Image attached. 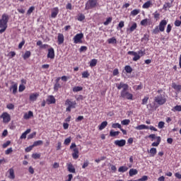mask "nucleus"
I'll return each mask as SVG.
<instances>
[{
    "instance_id": "1",
    "label": "nucleus",
    "mask_w": 181,
    "mask_h": 181,
    "mask_svg": "<svg viewBox=\"0 0 181 181\" xmlns=\"http://www.w3.org/2000/svg\"><path fill=\"white\" fill-rule=\"evenodd\" d=\"M116 87L117 90L122 89L120 92V97H122V98H126V100H132L134 95L128 92V89L129 88V86H128V84L120 82L119 83L116 84Z\"/></svg>"
},
{
    "instance_id": "2",
    "label": "nucleus",
    "mask_w": 181,
    "mask_h": 181,
    "mask_svg": "<svg viewBox=\"0 0 181 181\" xmlns=\"http://www.w3.org/2000/svg\"><path fill=\"white\" fill-rule=\"evenodd\" d=\"M8 22H9V16L4 13L0 19V34L2 35L8 28Z\"/></svg>"
},
{
    "instance_id": "3",
    "label": "nucleus",
    "mask_w": 181,
    "mask_h": 181,
    "mask_svg": "<svg viewBox=\"0 0 181 181\" xmlns=\"http://www.w3.org/2000/svg\"><path fill=\"white\" fill-rule=\"evenodd\" d=\"M127 54H131L132 56H134L132 59L133 62H138L142 56L145 54V51L139 50L138 52L134 51H129Z\"/></svg>"
},
{
    "instance_id": "4",
    "label": "nucleus",
    "mask_w": 181,
    "mask_h": 181,
    "mask_svg": "<svg viewBox=\"0 0 181 181\" xmlns=\"http://www.w3.org/2000/svg\"><path fill=\"white\" fill-rule=\"evenodd\" d=\"M97 5H98V2L97 1V0H88L86 3L85 9L86 11L93 9V8H95Z\"/></svg>"
},
{
    "instance_id": "5",
    "label": "nucleus",
    "mask_w": 181,
    "mask_h": 181,
    "mask_svg": "<svg viewBox=\"0 0 181 181\" xmlns=\"http://www.w3.org/2000/svg\"><path fill=\"white\" fill-rule=\"evenodd\" d=\"M83 37H84V34H83V33L76 34L73 38L74 43H75V45L83 43Z\"/></svg>"
},
{
    "instance_id": "6",
    "label": "nucleus",
    "mask_w": 181,
    "mask_h": 181,
    "mask_svg": "<svg viewBox=\"0 0 181 181\" xmlns=\"http://www.w3.org/2000/svg\"><path fill=\"white\" fill-rule=\"evenodd\" d=\"M154 101L158 104V105H163L166 103V99L162 95H158L154 98Z\"/></svg>"
},
{
    "instance_id": "7",
    "label": "nucleus",
    "mask_w": 181,
    "mask_h": 181,
    "mask_svg": "<svg viewBox=\"0 0 181 181\" xmlns=\"http://www.w3.org/2000/svg\"><path fill=\"white\" fill-rule=\"evenodd\" d=\"M0 118H2L4 124H8V122L11 121V115L6 112H4L0 116Z\"/></svg>"
},
{
    "instance_id": "8",
    "label": "nucleus",
    "mask_w": 181,
    "mask_h": 181,
    "mask_svg": "<svg viewBox=\"0 0 181 181\" xmlns=\"http://www.w3.org/2000/svg\"><path fill=\"white\" fill-rule=\"evenodd\" d=\"M168 25V21L166 20H162L160 23L159 25L158 26L160 32H165V28L166 27V25Z\"/></svg>"
},
{
    "instance_id": "9",
    "label": "nucleus",
    "mask_w": 181,
    "mask_h": 181,
    "mask_svg": "<svg viewBox=\"0 0 181 181\" xmlns=\"http://www.w3.org/2000/svg\"><path fill=\"white\" fill-rule=\"evenodd\" d=\"M59 7H54L51 10V18L52 19H56L57 15H59Z\"/></svg>"
},
{
    "instance_id": "10",
    "label": "nucleus",
    "mask_w": 181,
    "mask_h": 181,
    "mask_svg": "<svg viewBox=\"0 0 181 181\" xmlns=\"http://www.w3.org/2000/svg\"><path fill=\"white\" fill-rule=\"evenodd\" d=\"M114 144H115V145H116V146L122 148V146H125V145L127 144V141H125V139L115 140Z\"/></svg>"
},
{
    "instance_id": "11",
    "label": "nucleus",
    "mask_w": 181,
    "mask_h": 181,
    "mask_svg": "<svg viewBox=\"0 0 181 181\" xmlns=\"http://www.w3.org/2000/svg\"><path fill=\"white\" fill-rule=\"evenodd\" d=\"M47 104L49 105V104H56V98L53 95H48L46 100Z\"/></svg>"
},
{
    "instance_id": "12",
    "label": "nucleus",
    "mask_w": 181,
    "mask_h": 181,
    "mask_svg": "<svg viewBox=\"0 0 181 181\" xmlns=\"http://www.w3.org/2000/svg\"><path fill=\"white\" fill-rule=\"evenodd\" d=\"M76 101H71L69 99H67L65 102V105L71 107V108H76Z\"/></svg>"
},
{
    "instance_id": "13",
    "label": "nucleus",
    "mask_w": 181,
    "mask_h": 181,
    "mask_svg": "<svg viewBox=\"0 0 181 181\" xmlns=\"http://www.w3.org/2000/svg\"><path fill=\"white\" fill-rule=\"evenodd\" d=\"M136 28H138L136 23H132L131 27L127 29V33H132V32H134Z\"/></svg>"
},
{
    "instance_id": "14",
    "label": "nucleus",
    "mask_w": 181,
    "mask_h": 181,
    "mask_svg": "<svg viewBox=\"0 0 181 181\" xmlns=\"http://www.w3.org/2000/svg\"><path fill=\"white\" fill-rule=\"evenodd\" d=\"M153 5V4H152V1L149 0L143 4L142 8L143 9H149Z\"/></svg>"
},
{
    "instance_id": "15",
    "label": "nucleus",
    "mask_w": 181,
    "mask_h": 181,
    "mask_svg": "<svg viewBox=\"0 0 181 181\" xmlns=\"http://www.w3.org/2000/svg\"><path fill=\"white\" fill-rule=\"evenodd\" d=\"M47 57L48 59H54V49L53 47L48 49Z\"/></svg>"
},
{
    "instance_id": "16",
    "label": "nucleus",
    "mask_w": 181,
    "mask_h": 181,
    "mask_svg": "<svg viewBox=\"0 0 181 181\" xmlns=\"http://www.w3.org/2000/svg\"><path fill=\"white\" fill-rule=\"evenodd\" d=\"M67 170L70 173H76V168L71 163L67 164Z\"/></svg>"
},
{
    "instance_id": "17",
    "label": "nucleus",
    "mask_w": 181,
    "mask_h": 181,
    "mask_svg": "<svg viewBox=\"0 0 181 181\" xmlns=\"http://www.w3.org/2000/svg\"><path fill=\"white\" fill-rule=\"evenodd\" d=\"M150 24H151V19L149 18H145L140 22V25L141 26H147V25H150Z\"/></svg>"
},
{
    "instance_id": "18",
    "label": "nucleus",
    "mask_w": 181,
    "mask_h": 181,
    "mask_svg": "<svg viewBox=\"0 0 181 181\" xmlns=\"http://www.w3.org/2000/svg\"><path fill=\"white\" fill-rule=\"evenodd\" d=\"M8 173L9 174L8 179H15V170H13V168H10L8 170Z\"/></svg>"
},
{
    "instance_id": "19",
    "label": "nucleus",
    "mask_w": 181,
    "mask_h": 181,
    "mask_svg": "<svg viewBox=\"0 0 181 181\" xmlns=\"http://www.w3.org/2000/svg\"><path fill=\"white\" fill-rule=\"evenodd\" d=\"M64 43V35L62 33L58 34V44L63 45Z\"/></svg>"
},
{
    "instance_id": "20",
    "label": "nucleus",
    "mask_w": 181,
    "mask_h": 181,
    "mask_svg": "<svg viewBox=\"0 0 181 181\" xmlns=\"http://www.w3.org/2000/svg\"><path fill=\"white\" fill-rule=\"evenodd\" d=\"M37 97H39V93H32L30 95V101H36L37 100Z\"/></svg>"
},
{
    "instance_id": "21",
    "label": "nucleus",
    "mask_w": 181,
    "mask_h": 181,
    "mask_svg": "<svg viewBox=\"0 0 181 181\" xmlns=\"http://www.w3.org/2000/svg\"><path fill=\"white\" fill-rule=\"evenodd\" d=\"M33 117V112L29 111L28 113H25L23 115L24 119H30V118H32Z\"/></svg>"
},
{
    "instance_id": "22",
    "label": "nucleus",
    "mask_w": 181,
    "mask_h": 181,
    "mask_svg": "<svg viewBox=\"0 0 181 181\" xmlns=\"http://www.w3.org/2000/svg\"><path fill=\"white\" fill-rule=\"evenodd\" d=\"M135 129L138 131H142V129H149V127L145 124H141L135 127Z\"/></svg>"
},
{
    "instance_id": "23",
    "label": "nucleus",
    "mask_w": 181,
    "mask_h": 181,
    "mask_svg": "<svg viewBox=\"0 0 181 181\" xmlns=\"http://www.w3.org/2000/svg\"><path fill=\"white\" fill-rule=\"evenodd\" d=\"M129 175L130 177H132V176H135V175H138V170L132 168L129 171Z\"/></svg>"
},
{
    "instance_id": "24",
    "label": "nucleus",
    "mask_w": 181,
    "mask_h": 181,
    "mask_svg": "<svg viewBox=\"0 0 181 181\" xmlns=\"http://www.w3.org/2000/svg\"><path fill=\"white\" fill-rule=\"evenodd\" d=\"M11 91H13V94H16L18 93V84L15 83L10 87Z\"/></svg>"
},
{
    "instance_id": "25",
    "label": "nucleus",
    "mask_w": 181,
    "mask_h": 181,
    "mask_svg": "<svg viewBox=\"0 0 181 181\" xmlns=\"http://www.w3.org/2000/svg\"><path fill=\"white\" fill-rule=\"evenodd\" d=\"M171 3H165L163 6V9H164V11H168V8H172V4L173 3V0H170Z\"/></svg>"
},
{
    "instance_id": "26",
    "label": "nucleus",
    "mask_w": 181,
    "mask_h": 181,
    "mask_svg": "<svg viewBox=\"0 0 181 181\" xmlns=\"http://www.w3.org/2000/svg\"><path fill=\"white\" fill-rule=\"evenodd\" d=\"M28 134H30V129H28L25 132H24L20 139H26V136L28 135Z\"/></svg>"
},
{
    "instance_id": "27",
    "label": "nucleus",
    "mask_w": 181,
    "mask_h": 181,
    "mask_svg": "<svg viewBox=\"0 0 181 181\" xmlns=\"http://www.w3.org/2000/svg\"><path fill=\"white\" fill-rule=\"evenodd\" d=\"M107 43H109V45H117V38H115V37L109 38L107 40Z\"/></svg>"
},
{
    "instance_id": "28",
    "label": "nucleus",
    "mask_w": 181,
    "mask_h": 181,
    "mask_svg": "<svg viewBox=\"0 0 181 181\" xmlns=\"http://www.w3.org/2000/svg\"><path fill=\"white\" fill-rule=\"evenodd\" d=\"M108 125V122L107 121L103 122L99 126L100 131H103Z\"/></svg>"
},
{
    "instance_id": "29",
    "label": "nucleus",
    "mask_w": 181,
    "mask_h": 181,
    "mask_svg": "<svg viewBox=\"0 0 181 181\" xmlns=\"http://www.w3.org/2000/svg\"><path fill=\"white\" fill-rule=\"evenodd\" d=\"M156 139H157V141L152 143L151 146H159V144H160V141H161L160 136H157Z\"/></svg>"
},
{
    "instance_id": "30",
    "label": "nucleus",
    "mask_w": 181,
    "mask_h": 181,
    "mask_svg": "<svg viewBox=\"0 0 181 181\" xmlns=\"http://www.w3.org/2000/svg\"><path fill=\"white\" fill-rule=\"evenodd\" d=\"M157 151H156V148H151L150 149L149 153L151 154L150 156H151L152 158H153V156H155V155H156L157 153Z\"/></svg>"
},
{
    "instance_id": "31",
    "label": "nucleus",
    "mask_w": 181,
    "mask_h": 181,
    "mask_svg": "<svg viewBox=\"0 0 181 181\" xmlns=\"http://www.w3.org/2000/svg\"><path fill=\"white\" fill-rule=\"evenodd\" d=\"M173 88L176 91H181V85H177L176 83H173L172 84Z\"/></svg>"
},
{
    "instance_id": "32",
    "label": "nucleus",
    "mask_w": 181,
    "mask_h": 181,
    "mask_svg": "<svg viewBox=\"0 0 181 181\" xmlns=\"http://www.w3.org/2000/svg\"><path fill=\"white\" fill-rule=\"evenodd\" d=\"M127 170H128V167H127V166H121L118 169V172H119L121 173H124L127 172Z\"/></svg>"
},
{
    "instance_id": "33",
    "label": "nucleus",
    "mask_w": 181,
    "mask_h": 181,
    "mask_svg": "<svg viewBox=\"0 0 181 181\" xmlns=\"http://www.w3.org/2000/svg\"><path fill=\"white\" fill-rule=\"evenodd\" d=\"M72 91L74 93H78V91H83V87L81 86H75L73 88Z\"/></svg>"
},
{
    "instance_id": "34",
    "label": "nucleus",
    "mask_w": 181,
    "mask_h": 181,
    "mask_svg": "<svg viewBox=\"0 0 181 181\" xmlns=\"http://www.w3.org/2000/svg\"><path fill=\"white\" fill-rule=\"evenodd\" d=\"M124 70L126 73H128L129 74H130V73H132V68L129 65L125 66Z\"/></svg>"
},
{
    "instance_id": "35",
    "label": "nucleus",
    "mask_w": 181,
    "mask_h": 181,
    "mask_svg": "<svg viewBox=\"0 0 181 181\" xmlns=\"http://www.w3.org/2000/svg\"><path fill=\"white\" fill-rule=\"evenodd\" d=\"M59 88H62V85L57 82L54 86V91H59Z\"/></svg>"
},
{
    "instance_id": "36",
    "label": "nucleus",
    "mask_w": 181,
    "mask_h": 181,
    "mask_svg": "<svg viewBox=\"0 0 181 181\" xmlns=\"http://www.w3.org/2000/svg\"><path fill=\"white\" fill-rule=\"evenodd\" d=\"M40 145H43V141L42 140H38L36 141H34L33 146H40Z\"/></svg>"
},
{
    "instance_id": "37",
    "label": "nucleus",
    "mask_w": 181,
    "mask_h": 181,
    "mask_svg": "<svg viewBox=\"0 0 181 181\" xmlns=\"http://www.w3.org/2000/svg\"><path fill=\"white\" fill-rule=\"evenodd\" d=\"M30 51H26L23 56L24 60H26V59H29L30 57Z\"/></svg>"
},
{
    "instance_id": "38",
    "label": "nucleus",
    "mask_w": 181,
    "mask_h": 181,
    "mask_svg": "<svg viewBox=\"0 0 181 181\" xmlns=\"http://www.w3.org/2000/svg\"><path fill=\"white\" fill-rule=\"evenodd\" d=\"M118 135H119V132H114V130L110 132V136H118Z\"/></svg>"
},
{
    "instance_id": "39",
    "label": "nucleus",
    "mask_w": 181,
    "mask_h": 181,
    "mask_svg": "<svg viewBox=\"0 0 181 181\" xmlns=\"http://www.w3.org/2000/svg\"><path fill=\"white\" fill-rule=\"evenodd\" d=\"M111 22H112V18L109 17L106 19V21L103 23V25H105V26H107V25H110Z\"/></svg>"
},
{
    "instance_id": "40",
    "label": "nucleus",
    "mask_w": 181,
    "mask_h": 181,
    "mask_svg": "<svg viewBox=\"0 0 181 181\" xmlns=\"http://www.w3.org/2000/svg\"><path fill=\"white\" fill-rule=\"evenodd\" d=\"M139 12H141L139 9H134L131 11V15H132V16H136Z\"/></svg>"
},
{
    "instance_id": "41",
    "label": "nucleus",
    "mask_w": 181,
    "mask_h": 181,
    "mask_svg": "<svg viewBox=\"0 0 181 181\" xmlns=\"http://www.w3.org/2000/svg\"><path fill=\"white\" fill-rule=\"evenodd\" d=\"M95 66H97V59H93L90 62V66L95 67Z\"/></svg>"
},
{
    "instance_id": "42",
    "label": "nucleus",
    "mask_w": 181,
    "mask_h": 181,
    "mask_svg": "<svg viewBox=\"0 0 181 181\" xmlns=\"http://www.w3.org/2000/svg\"><path fill=\"white\" fill-rule=\"evenodd\" d=\"M131 120L125 119L121 122L122 125H129Z\"/></svg>"
},
{
    "instance_id": "43",
    "label": "nucleus",
    "mask_w": 181,
    "mask_h": 181,
    "mask_svg": "<svg viewBox=\"0 0 181 181\" xmlns=\"http://www.w3.org/2000/svg\"><path fill=\"white\" fill-rule=\"evenodd\" d=\"M88 77H90V74H88V71H86L82 73L83 78H88Z\"/></svg>"
},
{
    "instance_id": "44",
    "label": "nucleus",
    "mask_w": 181,
    "mask_h": 181,
    "mask_svg": "<svg viewBox=\"0 0 181 181\" xmlns=\"http://www.w3.org/2000/svg\"><path fill=\"white\" fill-rule=\"evenodd\" d=\"M70 142H71V136L66 138V139L64 140V145H70Z\"/></svg>"
},
{
    "instance_id": "45",
    "label": "nucleus",
    "mask_w": 181,
    "mask_h": 181,
    "mask_svg": "<svg viewBox=\"0 0 181 181\" xmlns=\"http://www.w3.org/2000/svg\"><path fill=\"white\" fill-rule=\"evenodd\" d=\"M112 128L116 129L119 128V129H121L122 127L119 123H114L112 124Z\"/></svg>"
},
{
    "instance_id": "46",
    "label": "nucleus",
    "mask_w": 181,
    "mask_h": 181,
    "mask_svg": "<svg viewBox=\"0 0 181 181\" xmlns=\"http://www.w3.org/2000/svg\"><path fill=\"white\" fill-rule=\"evenodd\" d=\"M6 108L8 110H15V105L12 103H8L6 105Z\"/></svg>"
},
{
    "instance_id": "47",
    "label": "nucleus",
    "mask_w": 181,
    "mask_h": 181,
    "mask_svg": "<svg viewBox=\"0 0 181 181\" xmlns=\"http://www.w3.org/2000/svg\"><path fill=\"white\" fill-rule=\"evenodd\" d=\"M159 32H160V30L159 29L158 26H156V28L153 30V33L154 35H158V33H159Z\"/></svg>"
},
{
    "instance_id": "48",
    "label": "nucleus",
    "mask_w": 181,
    "mask_h": 181,
    "mask_svg": "<svg viewBox=\"0 0 181 181\" xmlns=\"http://www.w3.org/2000/svg\"><path fill=\"white\" fill-rule=\"evenodd\" d=\"M84 19H86V16H84V14H81L78 17V21H79V22H83Z\"/></svg>"
},
{
    "instance_id": "49",
    "label": "nucleus",
    "mask_w": 181,
    "mask_h": 181,
    "mask_svg": "<svg viewBox=\"0 0 181 181\" xmlns=\"http://www.w3.org/2000/svg\"><path fill=\"white\" fill-rule=\"evenodd\" d=\"M173 111H174V112L175 111H178L180 112L181 111V105H176L173 107Z\"/></svg>"
},
{
    "instance_id": "50",
    "label": "nucleus",
    "mask_w": 181,
    "mask_h": 181,
    "mask_svg": "<svg viewBox=\"0 0 181 181\" xmlns=\"http://www.w3.org/2000/svg\"><path fill=\"white\" fill-rule=\"evenodd\" d=\"M32 158H33V159H39L40 158V153H33L32 155Z\"/></svg>"
},
{
    "instance_id": "51",
    "label": "nucleus",
    "mask_w": 181,
    "mask_h": 181,
    "mask_svg": "<svg viewBox=\"0 0 181 181\" xmlns=\"http://www.w3.org/2000/svg\"><path fill=\"white\" fill-rule=\"evenodd\" d=\"M35 136H36V132H34L31 133L30 134H29L28 136V139H33V138H35Z\"/></svg>"
},
{
    "instance_id": "52",
    "label": "nucleus",
    "mask_w": 181,
    "mask_h": 181,
    "mask_svg": "<svg viewBox=\"0 0 181 181\" xmlns=\"http://www.w3.org/2000/svg\"><path fill=\"white\" fill-rule=\"evenodd\" d=\"M33 11H35V6L30 7V8L27 11L28 15H31Z\"/></svg>"
},
{
    "instance_id": "53",
    "label": "nucleus",
    "mask_w": 181,
    "mask_h": 181,
    "mask_svg": "<svg viewBox=\"0 0 181 181\" xmlns=\"http://www.w3.org/2000/svg\"><path fill=\"white\" fill-rule=\"evenodd\" d=\"M148 100H149L148 97H144V99L142 100V105H145V104H147Z\"/></svg>"
},
{
    "instance_id": "54",
    "label": "nucleus",
    "mask_w": 181,
    "mask_h": 181,
    "mask_svg": "<svg viewBox=\"0 0 181 181\" xmlns=\"http://www.w3.org/2000/svg\"><path fill=\"white\" fill-rule=\"evenodd\" d=\"M12 152H13V149H12V147H11V148H8L7 150H6L5 154L9 155V153H12Z\"/></svg>"
},
{
    "instance_id": "55",
    "label": "nucleus",
    "mask_w": 181,
    "mask_h": 181,
    "mask_svg": "<svg viewBox=\"0 0 181 181\" xmlns=\"http://www.w3.org/2000/svg\"><path fill=\"white\" fill-rule=\"evenodd\" d=\"M158 128L160 129H162V128L165 127V122H160L158 125Z\"/></svg>"
},
{
    "instance_id": "56",
    "label": "nucleus",
    "mask_w": 181,
    "mask_h": 181,
    "mask_svg": "<svg viewBox=\"0 0 181 181\" xmlns=\"http://www.w3.org/2000/svg\"><path fill=\"white\" fill-rule=\"evenodd\" d=\"M11 145V141H7L6 143H4L3 144V148H8V146H9Z\"/></svg>"
},
{
    "instance_id": "57",
    "label": "nucleus",
    "mask_w": 181,
    "mask_h": 181,
    "mask_svg": "<svg viewBox=\"0 0 181 181\" xmlns=\"http://www.w3.org/2000/svg\"><path fill=\"white\" fill-rule=\"evenodd\" d=\"M25 88V85H20L18 88V91L20 93H22V91H24Z\"/></svg>"
},
{
    "instance_id": "58",
    "label": "nucleus",
    "mask_w": 181,
    "mask_h": 181,
    "mask_svg": "<svg viewBox=\"0 0 181 181\" xmlns=\"http://www.w3.org/2000/svg\"><path fill=\"white\" fill-rule=\"evenodd\" d=\"M146 180H148V176L147 175H144L142 177L137 180V181H146Z\"/></svg>"
},
{
    "instance_id": "59",
    "label": "nucleus",
    "mask_w": 181,
    "mask_h": 181,
    "mask_svg": "<svg viewBox=\"0 0 181 181\" xmlns=\"http://www.w3.org/2000/svg\"><path fill=\"white\" fill-rule=\"evenodd\" d=\"M124 26H125L124 22L120 21L118 24V28H119L120 29H122V28H124Z\"/></svg>"
},
{
    "instance_id": "60",
    "label": "nucleus",
    "mask_w": 181,
    "mask_h": 181,
    "mask_svg": "<svg viewBox=\"0 0 181 181\" xmlns=\"http://www.w3.org/2000/svg\"><path fill=\"white\" fill-rule=\"evenodd\" d=\"M175 26H177V28H179V26H180L181 25V21L180 20H176L174 23Z\"/></svg>"
},
{
    "instance_id": "61",
    "label": "nucleus",
    "mask_w": 181,
    "mask_h": 181,
    "mask_svg": "<svg viewBox=\"0 0 181 181\" xmlns=\"http://www.w3.org/2000/svg\"><path fill=\"white\" fill-rule=\"evenodd\" d=\"M170 30H172V25L168 24L166 29L167 33H170Z\"/></svg>"
},
{
    "instance_id": "62",
    "label": "nucleus",
    "mask_w": 181,
    "mask_h": 181,
    "mask_svg": "<svg viewBox=\"0 0 181 181\" xmlns=\"http://www.w3.org/2000/svg\"><path fill=\"white\" fill-rule=\"evenodd\" d=\"M87 50V47L86 46H81V48L79 49V52H86Z\"/></svg>"
},
{
    "instance_id": "63",
    "label": "nucleus",
    "mask_w": 181,
    "mask_h": 181,
    "mask_svg": "<svg viewBox=\"0 0 181 181\" xmlns=\"http://www.w3.org/2000/svg\"><path fill=\"white\" fill-rule=\"evenodd\" d=\"M72 157L74 159H78V153H73Z\"/></svg>"
},
{
    "instance_id": "64",
    "label": "nucleus",
    "mask_w": 181,
    "mask_h": 181,
    "mask_svg": "<svg viewBox=\"0 0 181 181\" xmlns=\"http://www.w3.org/2000/svg\"><path fill=\"white\" fill-rule=\"evenodd\" d=\"M175 176L177 179H181V174L179 173H175Z\"/></svg>"
}]
</instances>
